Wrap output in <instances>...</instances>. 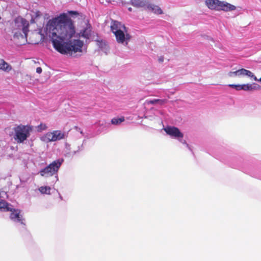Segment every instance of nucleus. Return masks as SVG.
<instances>
[{
    "label": "nucleus",
    "mask_w": 261,
    "mask_h": 261,
    "mask_svg": "<svg viewBox=\"0 0 261 261\" xmlns=\"http://www.w3.org/2000/svg\"><path fill=\"white\" fill-rule=\"evenodd\" d=\"M65 13H63L59 16L47 22L44 32L39 31L41 36H49L52 39V42L55 48L59 53L65 54Z\"/></svg>",
    "instance_id": "1"
},
{
    "label": "nucleus",
    "mask_w": 261,
    "mask_h": 261,
    "mask_svg": "<svg viewBox=\"0 0 261 261\" xmlns=\"http://www.w3.org/2000/svg\"><path fill=\"white\" fill-rule=\"evenodd\" d=\"M84 42L80 39H72L66 42V56L77 58L83 54Z\"/></svg>",
    "instance_id": "2"
},
{
    "label": "nucleus",
    "mask_w": 261,
    "mask_h": 261,
    "mask_svg": "<svg viewBox=\"0 0 261 261\" xmlns=\"http://www.w3.org/2000/svg\"><path fill=\"white\" fill-rule=\"evenodd\" d=\"M32 129V126L29 125H16L13 129L14 131L13 137L15 141L17 143H23L30 137Z\"/></svg>",
    "instance_id": "3"
},
{
    "label": "nucleus",
    "mask_w": 261,
    "mask_h": 261,
    "mask_svg": "<svg viewBox=\"0 0 261 261\" xmlns=\"http://www.w3.org/2000/svg\"><path fill=\"white\" fill-rule=\"evenodd\" d=\"M82 17V13L76 11H68L66 12V37L71 38L74 36L75 33L74 20L79 19Z\"/></svg>",
    "instance_id": "4"
},
{
    "label": "nucleus",
    "mask_w": 261,
    "mask_h": 261,
    "mask_svg": "<svg viewBox=\"0 0 261 261\" xmlns=\"http://www.w3.org/2000/svg\"><path fill=\"white\" fill-rule=\"evenodd\" d=\"M63 160L60 161L59 160L53 162L48 166L40 170V174L41 176L48 177L54 175L57 172Z\"/></svg>",
    "instance_id": "5"
},
{
    "label": "nucleus",
    "mask_w": 261,
    "mask_h": 261,
    "mask_svg": "<svg viewBox=\"0 0 261 261\" xmlns=\"http://www.w3.org/2000/svg\"><path fill=\"white\" fill-rule=\"evenodd\" d=\"M64 136V133L60 130H54L48 132L40 137V140L45 143L54 142L62 139Z\"/></svg>",
    "instance_id": "6"
},
{
    "label": "nucleus",
    "mask_w": 261,
    "mask_h": 261,
    "mask_svg": "<svg viewBox=\"0 0 261 261\" xmlns=\"http://www.w3.org/2000/svg\"><path fill=\"white\" fill-rule=\"evenodd\" d=\"M114 35L117 42L120 44H124L127 45L131 39V36L128 33L127 28L121 31H116Z\"/></svg>",
    "instance_id": "7"
},
{
    "label": "nucleus",
    "mask_w": 261,
    "mask_h": 261,
    "mask_svg": "<svg viewBox=\"0 0 261 261\" xmlns=\"http://www.w3.org/2000/svg\"><path fill=\"white\" fill-rule=\"evenodd\" d=\"M164 130L167 134L175 138H182L184 137L183 134L176 127L167 126Z\"/></svg>",
    "instance_id": "8"
},
{
    "label": "nucleus",
    "mask_w": 261,
    "mask_h": 261,
    "mask_svg": "<svg viewBox=\"0 0 261 261\" xmlns=\"http://www.w3.org/2000/svg\"><path fill=\"white\" fill-rule=\"evenodd\" d=\"M228 75L230 77L233 76L247 75L252 78L255 81L258 80L252 72L244 68L239 69L236 71H230L228 73Z\"/></svg>",
    "instance_id": "9"
},
{
    "label": "nucleus",
    "mask_w": 261,
    "mask_h": 261,
    "mask_svg": "<svg viewBox=\"0 0 261 261\" xmlns=\"http://www.w3.org/2000/svg\"><path fill=\"white\" fill-rule=\"evenodd\" d=\"M12 213L10 215V218L12 220L15 222H19L22 224H24L23 219L22 215L20 214V211L19 210H12Z\"/></svg>",
    "instance_id": "10"
},
{
    "label": "nucleus",
    "mask_w": 261,
    "mask_h": 261,
    "mask_svg": "<svg viewBox=\"0 0 261 261\" xmlns=\"http://www.w3.org/2000/svg\"><path fill=\"white\" fill-rule=\"evenodd\" d=\"M220 2L219 0H206L205 3L210 9L219 11Z\"/></svg>",
    "instance_id": "11"
},
{
    "label": "nucleus",
    "mask_w": 261,
    "mask_h": 261,
    "mask_svg": "<svg viewBox=\"0 0 261 261\" xmlns=\"http://www.w3.org/2000/svg\"><path fill=\"white\" fill-rule=\"evenodd\" d=\"M126 28L124 24H121V22L116 21L113 20L111 22V30L113 33H115L116 31H121Z\"/></svg>",
    "instance_id": "12"
},
{
    "label": "nucleus",
    "mask_w": 261,
    "mask_h": 261,
    "mask_svg": "<svg viewBox=\"0 0 261 261\" xmlns=\"http://www.w3.org/2000/svg\"><path fill=\"white\" fill-rule=\"evenodd\" d=\"M236 7L234 5H232L229 3L221 1L219 11L222 10L224 11H230L236 10Z\"/></svg>",
    "instance_id": "13"
},
{
    "label": "nucleus",
    "mask_w": 261,
    "mask_h": 261,
    "mask_svg": "<svg viewBox=\"0 0 261 261\" xmlns=\"http://www.w3.org/2000/svg\"><path fill=\"white\" fill-rule=\"evenodd\" d=\"M146 8L149 11L156 14H162L163 13L162 10L156 5L147 3Z\"/></svg>",
    "instance_id": "14"
},
{
    "label": "nucleus",
    "mask_w": 261,
    "mask_h": 261,
    "mask_svg": "<svg viewBox=\"0 0 261 261\" xmlns=\"http://www.w3.org/2000/svg\"><path fill=\"white\" fill-rule=\"evenodd\" d=\"M148 2L145 0H130V4L136 8L146 7Z\"/></svg>",
    "instance_id": "15"
},
{
    "label": "nucleus",
    "mask_w": 261,
    "mask_h": 261,
    "mask_svg": "<svg viewBox=\"0 0 261 261\" xmlns=\"http://www.w3.org/2000/svg\"><path fill=\"white\" fill-rule=\"evenodd\" d=\"M91 27L90 24H88L86 27L80 32V34L82 37L89 39L91 36Z\"/></svg>",
    "instance_id": "16"
},
{
    "label": "nucleus",
    "mask_w": 261,
    "mask_h": 261,
    "mask_svg": "<svg viewBox=\"0 0 261 261\" xmlns=\"http://www.w3.org/2000/svg\"><path fill=\"white\" fill-rule=\"evenodd\" d=\"M242 87V90L244 91H252L259 89V86L256 83L243 84Z\"/></svg>",
    "instance_id": "17"
},
{
    "label": "nucleus",
    "mask_w": 261,
    "mask_h": 261,
    "mask_svg": "<svg viewBox=\"0 0 261 261\" xmlns=\"http://www.w3.org/2000/svg\"><path fill=\"white\" fill-rule=\"evenodd\" d=\"M19 22L21 24V27H22V31L24 34V37H27V33L29 31V22L26 20L22 18L20 19Z\"/></svg>",
    "instance_id": "18"
},
{
    "label": "nucleus",
    "mask_w": 261,
    "mask_h": 261,
    "mask_svg": "<svg viewBox=\"0 0 261 261\" xmlns=\"http://www.w3.org/2000/svg\"><path fill=\"white\" fill-rule=\"evenodd\" d=\"M12 69V67L3 59H0V70L9 72Z\"/></svg>",
    "instance_id": "19"
},
{
    "label": "nucleus",
    "mask_w": 261,
    "mask_h": 261,
    "mask_svg": "<svg viewBox=\"0 0 261 261\" xmlns=\"http://www.w3.org/2000/svg\"><path fill=\"white\" fill-rule=\"evenodd\" d=\"M0 210L3 211H12V208L11 205H9L4 200L0 201Z\"/></svg>",
    "instance_id": "20"
},
{
    "label": "nucleus",
    "mask_w": 261,
    "mask_h": 261,
    "mask_svg": "<svg viewBox=\"0 0 261 261\" xmlns=\"http://www.w3.org/2000/svg\"><path fill=\"white\" fill-rule=\"evenodd\" d=\"M167 102V99H154L153 100H150L147 101V104H152L154 105L155 103H159L161 105H164Z\"/></svg>",
    "instance_id": "21"
},
{
    "label": "nucleus",
    "mask_w": 261,
    "mask_h": 261,
    "mask_svg": "<svg viewBox=\"0 0 261 261\" xmlns=\"http://www.w3.org/2000/svg\"><path fill=\"white\" fill-rule=\"evenodd\" d=\"M124 117H122L121 118H113L111 120V123L114 125H118L124 121Z\"/></svg>",
    "instance_id": "22"
},
{
    "label": "nucleus",
    "mask_w": 261,
    "mask_h": 261,
    "mask_svg": "<svg viewBox=\"0 0 261 261\" xmlns=\"http://www.w3.org/2000/svg\"><path fill=\"white\" fill-rule=\"evenodd\" d=\"M50 188L49 187H41L39 190L42 194H49L50 191Z\"/></svg>",
    "instance_id": "23"
},
{
    "label": "nucleus",
    "mask_w": 261,
    "mask_h": 261,
    "mask_svg": "<svg viewBox=\"0 0 261 261\" xmlns=\"http://www.w3.org/2000/svg\"><path fill=\"white\" fill-rule=\"evenodd\" d=\"M229 87L235 89L236 90L239 91L242 90L243 85L229 84Z\"/></svg>",
    "instance_id": "24"
},
{
    "label": "nucleus",
    "mask_w": 261,
    "mask_h": 261,
    "mask_svg": "<svg viewBox=\"0 0 261 261\" xmlns=\"http://www.w3.org/2000/svg\"><path fill=\"white\" fill-rule=\"evenodd\" d=\"M37 128L38 131L41 132L46 129L47 128V126L45 124L41 123L40 125L38 126Z\"/></svg>",
    "instance_id": "25"
},
{
    "label": "nucleus",
    "mask_w": 261,
    "mask_h": 261,
    "mask_svg": "<svg viewBox=\"0 0 261 261\" xmlns=\"http://www.w3.org/2000/svg\"><path fill=\"white\" fill-rule=\"evenodd\" d=\"M36 72L38 73H41L42 72V68L41 67H37L36 69Z\"/></svg>",
    "instance_id": "26"
},
{
    "label": "nucleus",
    "mask_w": 261,
    "mask_h": 261,
    "mask_svg": "<svg viewBox=\"0 0 261 261\" xmlns=\"http://www.w3.org/2000/svg\"><path fill=\"white\" fill-rule=\"evenodd\" d=\"M164 61V57L163 56H161L159 58V61L160 62H163Z\"/></svg>",
    "instance_id": "27"
},
{
    "label": "nucleus",
    "mask_w": 261,
    "mask_h": 261,
    "mask_svg": "<svg viewBox=\"0 0 261 261\" xmlns=\"http://www.w3.org/2000/svg\"><path fill=\"white\" fill-rule=\"evenodd\" d=\"M76 127V129H79V130L80 131L81 134H83V132H82V130H81V128H78L77 127Z\"/></svg>",
    "instance_id": "28"
},
{
    "label": "nucleus",
    "mask_w": 261,
    "mask_h": 261,
    "mask_svg": "<svg viewBox=\"0 0 261 261\" xmlns=\"http://www.w3.org/2000/svg\"><path fill=\"white\" fill-rule=\"evenodd\" d=\"M128 10L130 12L132 11V8L131 7H129L128 8Z\"/></svg>",
    "instance_id": "29"
},
{
    "label": "nucleus",
    "mask_w": 261,
    "mask_h": 261,
    "mask_svg": "<svg viewBox=\"0 0 261 261\" xmlns=\"http://www.w3.org/2000/svg\"><path fill=\"white\" fill-rule=\"evenodd\" d=\"M258 81L261 82V77L259 79V80Z\"/></svg>",
    "instance_id": "30"
}]
</instances>
